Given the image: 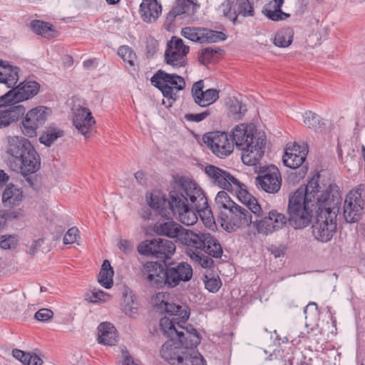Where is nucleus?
<instances>
[{
    "label": "nucleus",
    "mask_w": 365,
    "mask_h": 365,
    "mask_svg": "<svg viewBox=\"0 0 365 365\" xmlns=\"http://www.w3.org/2000/svg\"><path fill=\"white\" fill-rule=\"evenodd\" d=\"M294 31L291 28H284L279 30L275 34L274 43L276 46L285 48L289 46L292 41Z\"/></svg>",
    "instance_id": "nucleus-40"
},
{
    "label": "nucleus",
    "mask_w": 365,
    "mask_h": 365,
    "mask_svg": "<svg viewBox=\"0 0 365 365\" xmlns=\"http://www.w3.org/2000/svg\"><path fill=\"white\" fill-rule=\"evenodd\" d=\"M1 107H4V108L0 109V128L7 127L16 122L26 112L24 106L15 105V103L0 105Z\"/></svg>",
    "instance_id": "nucleus-25"
},
{
    "label": "nucleus",
    "mask_w": 365,
    "mask_h": 365,
    "mask_svg": "<svg viewBox=\"0 0 365 365\" xmlns=\"http://www.w3.org/2000/svg\"><path fill=\"white\" fill-rule=\"evenodd\" d=\"M207 240H205V248H203V254L208 255L215 258H220L222 255V247L218 240L210 233H207Z\"/></svg>",
    "instance_id": "nucleus-35"
},
{
    "label": "nucleus",
    "mask_w": 365,
    "mask_h": 365,
    "mask_svg": "<svg viewBox=\"0 0 365 365\" xmlns=\"http://www.w3.org/2000/svg\"><path fill=\"white\" fill-rule=\"evenodd\" d=\"M175 249V244L169 240L153 238L140 244L138 250L141 255H153L158 259H164L173 255Z\"/></svg>",
    "instance_id": "nucleus-10"
},
{
    "label": "nucleus",
    "mask_w": 365,
    "mask_h": 365,
    "mask_svg": "<svg viewBox=\"0 0 365 365\" xmlns=\"http://www.w3.org/2000/svg\"><path fill=\"white\" fill-rule=\"evenodd\" d=\"M109 4H117L120 0H106Z\"/></svg>",
    "instance_id": "nucleus-59"
},
{
    "label": "nucleus",
    "mask_w": 365,
    "mask_h": 365,
    "mask_svg": "<svg viewBox=\"0 0 365 365\" xmlns=\"http://www.w3.org/2000/svg\"><path fill=\"white\" fill-rule=\"evenodd\" d=\"M50 110L38 106L29 110L23 120V131L28 137L36 135V130L46 122Z\"/></svg>",
    "instance_id": "nucleus-18"
},
{
    "label": "nucleus",
    "mask_w": 365,
    "mask_h": 365,
    "mask_svg": "<svg viewBox=\"0 0 365 365\" xmlns=\"http://www.w3.org/2000/svg\"><path fill=\"white\" fill-rule=\"evenodd\" d=\"M319 174L314 176L305 186L293 192L289 199L287 211L289 223L294 229L309 225L316 213L312 233L316 240L329 241L336 230V216L339 212L341 197L337 185L321 184Z\"/></svg>",
    "instance_id": "nucleus-1"
},
{
    "label": "nucleus",
    "mask_w": 365,
    "mask_h": 365,
    "mask_svg": "<svg viewBox=\"0 0 365 365\" xmlns=\"http://www.w3.org/2000/svg\"><path fill=\"white\" fill-rule=\"evenodd\" d=\"M121 353L123 356L121 365H140L131 357L125 348L121 349Z\"/></svg>",
    "instance_id": "nucleus-52"
},
{
    "label": "nucleus",
    "mask_w": 365,
    "mask_h": 365,
    "mask_svg": "<svg viewBox=\"0 0 365 365\" xmlns=\"http://www.w3.org/2000/svg\"><path fill=\"white\" fill-rule=\"evenodd\" d=\"M168 299V295L163 292L152 299L158 310L170 314L160 320V329L169 339L162 346V357L171 365H205L203 356L195 349L200 342L198 332L192 325H182L190 316L188 307Z\"/></svg>",
    "instance_id": "nucleus-2"
},
{
    "label": "nucleus",
    "mask_w": 365,
    "mask_h": 365,
    "mask_svg": "<svg viewBox=\"0 0 365 365\" xmlns=\"http://www.w3.org/2000/svg\"><path fill=\"white\" fill-rule=\"evenodd\" d=\"M232 108L233 111L240 115L244 114L247 110L245 106L237 99L232 101Z\"/></svg>",
    "instance_id": "nucleus-53"
},
{
    "label": "nucleus",
    "mask_w": 365,
    "mask_h": 365,
    "mask_svg": "<svg viewBox=\"0 0 365 365\" xmlns=\"http://www.w3.org/2000/svg\"><path fill=\"white\" fill-rule=\"evenodd\" d=\"M79 236V231L77 227H73L70 228L63 237L64 244H73L76 242Z\"/></svg>",
    "instance_id": "nucleus-49"
},
{
    "label": "nucleus",
    "mask_w": 365,
    "mask_h": 365,
    "mask_svg": "<svg viewBox=\"0 0 365 365\" xmlns=\"http://www.w3.org/2000/svg\"><path fill=\"white\" fill-rule=\"evenodd\" d=\"M309 306H315V307H317V304H316V303H314V302L309 304H308V305L304 308V312L305 313H306L307 309V307H308Z\"/></svg>",
    "instance_id": "nucleus-60"
},
{
    "label": "nucleus",
    "mask_w": 365,
    "mask_h": 365,
    "mask_svg": "<svg viewBox=\"0 0 365 365\" xmlns=\"http://www.w3.org/2000/svg\"><path fill=\"white\" fill-rule=\"evenodd\" d=\"M20 68L11 65L8 61L0 60V83L11 88L0 96V105L18 103L35 96L39 91L40 85L36 81H28L14 88L19 81Z\"/></svg>",
    "instance_id": "nucleus-4"
},
{
    "label": "nucleus",
    "mask_w": 365,
    "mask_h": 365,
    "mask_svg": "<svg viewBox=\"0 0 365 365\" xmlns=\"http://www.w3.org/2000/svg\"><path fill=\"white\" fill-rule=\"evenodd\" d=\"M95 61L93 59L86 60L83 62V67L87 69L94 68Z\"/></svg>",
    "instance_id": "nucleus-57"
},
{
    "label": "nucleus",
    "mask_w": 365,
    "mask_h": 365,
    "mask_svg": "<svg viewBox=\"0 0 365 365\" xmlns=\"http://www.w3.org/2000/svg\"><path fill=\"white\" fill-rule=\"evenodd\" d=\"M162 12V6L157 0H143L140 5V14L143 21L155 22Z\"/></svg>",
    "instance_id": "nucleus-28"
},
{
    "label": "nucleus",
    "mask_w": 365,
    "mask_h": 365,
    "mask_svg": "<svg viewBox=\"0 0 365 365\" xmlns=\"http://www.w3.org/2000/svg\"><path fill=\"white\" fill-rule=\"evenodd\" d=\"M118 248L126 254L130 253L132 251V245L130 242L126 240H121L119 242Z\"/></svg>",
    "instance_id": "nucleus-55"
},
{
    "label": "nucleus",
    "mask_w": 365,
    "mask_h": 365,
    "mask_svg": "<svg viewBox=\"0 0 365 365\" xmlns=\"http://www.w3.org/2000/svg\"><path fill=\"white\" fill-rule=\"evenodd\" d=\"M215 206L220 211V216L224 217L227 211L236 205L227 193L225 191H220L215 199Z\"/></svg>",
    "instance_id": "nucleus-39"
},
{
    "label": "nucleus",
    "mask_w": 365,
    "mask_h": 365,
    "mask_svg": "<svg viewBox=\"0 0 365 365\" xmlns=\"http://www.w3.org/2000/svg\"><path fill=\"white\" fill-rule=\"evenodd\" d=\"M151 83L158 88L163 96L169 101L168 106L178 98L179 91L185 88L186 83L183 77L175 73H168L158 70L151 78Z\"/></svg>",
    "instance_id": "nucleus-7"
},
{
    "label": "nucleus",
    "mask_w": 365,
    "mask_h": 365,
    "mask_svg": "<svg viewBox=\"0 0 365 365\" xmlns=\"http://www.w3.org/2000/svg\"><path fill=\"white\" fill-rule=\"evenodd\" d=\"M46 291V288L44 287H41V292H45Z\"/></svg>",
    "instance_id": "nucleus-62"
},
{
    "label": "nucleus",
    "mask_w": 365,
    "mask_h": 365,
    "mask_svg": "<svg viewBox=\"0 0 365 365\" xmlns=\"http://www.w3.org/2000/svg\"><path fill=\"white\" fill-rule=\"evenodd\" d=\"M114 272L108 260L105 259L99 273L98 282L106 289H110L113 284Z\"/></svg>",
    "instance_id": "nucleus-36"
},
{
    "label": "nucleus",
    "mask_w": 365,
    "mask_h": 365,
    "mask_svg": "<svg viewBox=\"0 0 365 365\" xmlns=\"http://www.w3.org/2000/svg\"><path fill=\"white\" fill-rule=\"evenodd\" d=\"M203 140L218 158H225L233 151V143L230 141L227 133H208L204 135Z\"/></svg>",
    "instance_id": "nucleus-14"
},
{
    "label": "nucleus",
    "mask_w": 365,
    "mask_h": 365,
    "mask_svg": "<svg viewBox=\"0 0 365 365\" xmlns=\"http://www.w3.org/2000/svg\"><path fill=\"white\" fill-rule=\"evenodd\" d=\"M210 110L206 109L205 111L200 113H187L185 115V118L188 121L198 123L205 119L208 115H210Z\"/></svg>",
    "instance_id": "nucleus-48"
},
{
    "label": "nucleus",
    "mask_w": 365,
    "mask_h": 365,
    "mask_svg": "<svg viewBox=\"0 0 365 365\" xmlns=\"http://www.w3.org/2000/svg\"><path fill=\"white\" fill-rule=\"evenodd\" d=\"M53 312L48 309H41L34 315V318L39 322H46L52 318Z\"/></svg>",
    "instance_id": "nucleus-50"
},
{
    "label": "nucleus",
    "mask_w": 365,
    "mask_h": 365,
    "mask_svg": "<svg viewBox=\"0 0 365 365\" xmlns=\"http://www.w3.org/2000/svg\"><path fill=\"white\" fill-rule=\"evenodd\" d=\"M221 219L222 220V226L228 232L248 226L255 221L254 215L250 210L237 204L227 210L225 215Z\"/></svg>",
    "instance_id": "nucleus-8"
},
{
    "label": "nucleus",
    "mask_w": 365,
    "mask_h": 365,
    "mask_svg": "<svg viewBox=\"0 0 365 365\" xmlns=\"http://www.w3.org/2000/svg\"><path fill=\"white\" fill-rule=\"evenodd\" d=\"M205 281V288L210 292H217L220 288L222 283L219 277L207 278Z\"/></svg>",
    "instance_id": "nucleus-47"
},
{
    "label": "nucleus",
    "mask_w": 365,
    "mask_h": 365,
    "mask_svg": "<svg viewBox=\"0 0 365 365\" xmlns=\"http://www.w3.org/2000/svg\"><path fill=\"white\" fill-rule=\"evenodd\" d=\"M207 232H195L190 230L184 229L181 233L179 242L186 246V254L192 262L203 268L212 266L213 260L210 257L203 254Z\"/></svg>",
    "instance_id": "nucleus-6"
},
{
    "label": "nucleus",
    "mask_w": 365,
    "mask_h": 365,
    "mask_svg": "<svg viewBox=\"0 0 365 365\" xmlns=\"http://www.w3.org/2000/svg\"><path fill=\"white\" fill-rule=\"evenodd\" d=\"M204 81L200 80L195 83L192 87L191 93L196 104L201 107H207L219 98V91L215 88L203 91Z\"/></svg>",
    "instance_id": "nucleus-24"
},
{
    "label": "nucleus",
    "mask_w": 365,
    "mask_h": 365,
    "mask_svg": "<svg viewBox=\"0 0 365 365\" xmlns=\"http://www.w3.org/2000/svg\"><path fill=\"white\" fill-rule=\"evenodd\" d=\"M238 198L245 205V207L250 210L255 216H260L262 207L257 199L250 195L247 190H241L238 194Z\"/></svg>",
    "instance_id": "nucleus-32"
},
{
    "label": "nucleus",
    "mask_w": 365,
    "mask_h": 365,
    "mask_svg": "<svg viewBox=\"0 0 365 365\" xmlns=\"http://www.w3.org/2000/svg\"><path fill=\"white\" fill-rule=\"evenodd\" d=\"M40 165V157L34 148L26 155H23L15 162H10L11 168L14 171L20 172L32 187L34 186L33 178L29 175L36 173L39 169Z\"/></svg>",
    "instance_id": "nucleus-12"
},
{
    "label": "nucleus",
    "mask_w": 365,
    "mask_h": 365,
    "mask_svg": "<svg viewBox=\"0 0 365 365\" xmlns=\"http://www.w3.org/2000/svg\"><path fill=\"white\" fill-rule=\"evenodd\" d=\"M6 142V153L13 158V162L34 148L31 142L22 136H7Z\"/></svg>",
    "instance_id": "nucleus-23"
},
{
    "label": "nucleus",
    "mask_w": 365,
    "mask_h": 365,
    "mask_svg": "<svg viewBox=\"0 0 365 365\" xmlns=\"http://www.w3.org/2000/svg\"><path fill=\"white\" fill-rule=\"evenodd\" d=\"M106 294L101 290L93 289L90 294H87V299L91 303H97L101 301H104Z\"/></svg>",
    "instance_id": "nucleus-51"
},
{
    "label": "nucleus",
    "mask_w": 365,
    "mask_h": 365,
    "mask_svg": "<svg viewBox=\"0 0 365 365\" xmlns=\"http://www.w3.org/2000/svg\"><path fill=\"white\" fill-rule=\"evenodd\" d=\"M118 54L129 66H134V61L136 56L131 48L128 46H121L118 50Z\"/></svg>",
    "instance_id": "nucleus-44"
},
{
    "label": "nucleus",
    "mask_w": 365,
    "mask_h": 365,
    "mask_svg": "<svg viewBox=\"0 0 365 365\" xmlns=\"http://www.w3.org/2000/svg\"><path fill=\"white\" fill-rule=\"evenodd\" d=\"M185 228L173 220L167 221H158L153 227L154 232L159 235L167 236L170 238H175L179 241L181 233Z\"/></svg>",
    "instance_id": "nucleus-27"
},
{
    "label": "nucleus",
    "mask_w": 365,
    "mask_h": 365,
    "mask_svg": "<svg viewBox=\"0 0 365 365\" xmlns=\"http://www.w3.org/2000/svg\"><path fill=\"white\" fill-rule=\"evenodd\" d=\"M13 356L25 365H42L43 360L35 353L25 352L15 349L12 351Z\"/></svg>",
    "instance_id": "nucleus-37"
},
{
    "label": "nucleus",
    "mask_w": 365,
    "mask_h": 365,
    "mask_svg": "<svg viewBox=\"0 0 365 365\" xmlns=\"http://www.w3.org/2000/svg\"><path fill=\"white\" fill-rule=\"evenodd\" d=\"M255 182L264 192L275 194L282 186L280 172L277 167L269 166L256 178Z\"/></svg>",
    "instance_id": "nucleus-17"
},
{
    "label": "nucleus",
    "mask_w": 365,
    "mask_h": 365,
    "mask_svg": "<svg viewBox=\"0 0 365 365\" xmlns=\"http://www.w3.org/2000/svg\"><path fill=\"white\" fill-rule=\"evenodd\" d=\"M138 302L136 297L133 294V292H127L124 297L122 303V309L123 312L130 317H135L138 314Z\"/></svg>",
    "instance_id": "nucleus-34"
},
{
    "label": "nucleus",
    "mask_w": 365,
    "mask_h": 365,
    "mask_svg": "<svg viewBox=\"0 0 365 365\" xmlns=\"http://www.w3.org/2000/svg\"><path fill=\"white\" fill-rule=\"evenodd\" d=\"M303 120L306 126L315 131L322 130L327 122V120L322 119L319 115L312 111L304 113Z\"/></svg>",
    "instance_id": "nucleus-38"
},
{
    "label": "nucleus",
    "mask_w": 365,
    "mask_h": 365,
    "mask_svg": "<svg viewBox=\"0 0 365 365\" xmlns=\"http://www.w3.org/2000/svg\"><path fill=\"white\" fill-rule=\"evenodd\" d=\"M9 180V176L4 170H0V188Z\"/></svg>",
    "instance_id": "nucleus-56"
},
{
    "label": "nucleus",
    "mask_w": 365,
    "mask_h": 365,
    "mask_svg": "<svg viewBox=\"0 0 365 365\" xmlns=\"http://www.w3.org/2000/svg\"><path fill=\"white\" fill-rule=\"evenodd\" d=\"M283 4L284 0L270 1L263 7L262 13L272 21L284 20L289 16V14L282 11Z\"/></svg>",
    "instance_id": "nucleus-31"
},
{
    "label": "nucleus",
    "mask_w": 365,
    "mask_h": 365,
    "mask_svg": "<svg viewBox=\"0 0 365 365\" xmlns=\"http://www.w3.org/2000/svg\"><path fill=\"white\" fill-rule=\"evenodd\" d=\"M219 9L224 16L232 21L233 24H235L237 22V12L232 11V2L230 0H226L222 3Z\"/></svg>",
    "instance_id": "nucleus-45"
},
{
    "label": "nucleus",
    "mask_w": 365,
    "mask_h": 365,
    "mask_svg": "<svg viewBox=\"0 0 365 365\" xmlns=\"http://www.w3.org/2000/svg\"><path fill=\"white\" fill-rule=\"evenodd\" d=\"M362 199L358 191H350L345 199L344 206V216L347 222H357L362 215Z\"/></svg>",
    "instance_id": "nucleus-22"
},
{
    "label": "nucleus",
    "mask_w": 365,
    "mask_h": 365,
    "mask_svg": "<svg viewBox=\"0 0 365 365\" xmlns=\"http://www.w3.org/2000/svg\"><path fill=\"white\" fill-rule=\"evenodd\" d=\"M200 6L191 0H175L173 9L166 16V21L171 24L175 19L190 21Z\"/></svg>",
    "instance_id": "nucleus-21"
},
{
    "label": "nucleus",
    "mask_w": 365,
    "mask_h": 365,
    "mask_svg": "<svg viewBox=\"0 0 365 365\" xmlns=\"http://www.w3.org/2000/svg\"><path fill=\"white\" fill-rule=\"evenodd\" d=\"M307 154L306 149L301 150L300 146L294 145L292 148H287L283 155V163L292 169L299 168L298 172L299 178H304L308 168L303 165Z\"/></svg>",
    "instance_id": "nucleus-19"
},
{
    "label": "nucleus",
    "mask_w": 365,
    "mask_h": 365,
    "mask_svg": "<svg viewBox=\"0 0 365 365\" xmlns=\"http://www.w3.org/2000/svg\"><path fill=\"white\" fill-rule=\"evenodd\" d=\"M98 341L106 346H113L118 341L115 327L110 322H103L98 327Z\"/></svg>",
    "instance_id": "nucleus-29"
},
{
    "label": "nucleus",
    "mask_w": 365,
    "mask_h": 365,
    "mask_svg": "<svg viewBox=\"0 0 365 365\" xmlns=\"http://www.w3.org/2000/svg\"><path fill=\"white\" fill-rule=\"evenodd\" d=\"M273 253H274L275 257H279V255H280L278 251L273 252Z\"/></svg>",
    "instance_id": "nucleus-61"
},
{
    "label": "nucleus",
    "mask_w": 365,
    "mask_h": 365,
    "mask_svg": "<svg viewBox=\"0 0 365 365\" xmlns=\"http://www.w3.org/2000/svg\"><path fill=\"white\" fill-rule=\"evenodd\" d=\"M220 51V49L215 46L203 48L198 54V60L201 63L206 65Z\"/></svg>",
    "instance_id": "nucleus-43"
},
{
    "label": "nucleus",
    "mask_w": 365,
    "mask_h": 365,
    "mask_svg": "<svg viewBox=\"0 0 365 365\" xmlns=\"http://www.w3.org/2000/svg\"><path fill=\"white\" fill-rule=\"evenodd\" d=\"M253 224L257 232L264 235L272 234L284 227L289 219L282 213L276 210H271L268 212V215H264V211L262 210L260 216H255Z\"/></svg>",
    "instance_id": "nucleus-9"
},
{
    "label": "nucleus",
    "mask_w": 365,
    "mask_h": 365,
    "mask_svg": "<svg viewBox=\"0 0 365 365\" xmlns=\"http://www.w3.org/2000/svg\"><path fill=\"white\" fill-rule=\"evenodd\" d=\"M181 35L195 43H211L225 41L227 36L222 31L203 27L187 26L181 30Z\"/></svg>",
    "instance_id": "nucleus-11"
},
{
    "label": "nucleus",
    "mask_w": 365,
    "mask_h": 365,
    "mask_svg": "<svg viewBox=\"0 0 365 365\" xmlns=\"http://www.w3.org/2000/svg\"><path fill=\"white\" fill-rule=\"evenodd\" d=\"M361 365H364V364H361Z\"/></svg>",
    "instance_id": "nucleus-63"
},
{
    "label": "nucleus",
    "mask_w": 365,
    "mask_h": 365,
    "mask_svg": "<svg viewBox=\"0 0 365 365\" xmlns=\"http://www.w3.org/2000/svg\"><path fill=\"white\" fill-rule=\"evenodd\" d=\"M149 207L157 214L170 218L172 213L185 225H192L197 221V213L203 221L213 223V216L207 200L201 187L188 178L175 180L169 192V200L160 192L147 195Z\"/></svg>",
    "instance_id": "nucleus-3"
},
{
    "label": "nucleus",
    "mask_w": 365,
    "mask_h": 365,
    "mask_svg": "<svg viewBox=\"0 0 365 365\" xmlns=\"http://www.w3.org/2000/svg\"><path fill=\"white\" fill-rule=\"evenodd\" d=\"M43 242V240L42 239L34 240L28 250V252L29 253V255L34 256L36 251L41 247Z\"/></svg>",
    "instance_id": "nucleus-54"
},
{
    "label": "nucleus",
    "mask_w": 365,
    "mask_h": 365,
    "mask_svg": "<svg viewBox=\"0 0 365 365\" xmlns=\"http://www.w3.org/2000/svg\"><path fill=\"white\" fill-rule=\"evenodd\" d=\"M95 123L89 109L80 108L76 110L73 117V124L82 135L86 136Z\"/></svg>",
    "instance_id": "nucleus-26"
},
{
    "label": "nucleus",
    "mask_w": 365,
    "mask_h": 365,
    "mask_svg": "<svg viewBox=\"0 0 365 365\" xmlns=\"http://www.w3.org/2000/svg\"><path fill=\"white\" fill-rule=\"evenodd\" d=\"M23 200L21 188L13 184L6 186L2 194V202L5 207H15L21 204Z\"/></svg>",
    "instance_id": "nucleus-30"
},
{
    "label": "nucleus",
    "mask_w": 365,
    "mask_h": 365,
    "mask_svg": "<svg viewBox=\"0 0 365 365\" xmlns=\"http://www.w3.org/2000/svg\"><path fill=\"white\" fill-rule=\"evenodd\" d=\"M135 178L138 182H141L145 178V173L143 171L139 170L135 173Z\"/></svg>",
    "instance_id": "nucleus-58"
},
{
    "label": "nucleus",
    "mask_w": 365,
    "mask_h": 365,
    "mask_svg": "<svg viewBox=\"0 0 365 365\" xmlns=\"http://www.w3.org/2000/svg\"><path fill=\"white\" fill-rule=\"evenodd\" d=\"M236 4L237 6V14L242 15L245 17L253 16L255 11L253 4L250 0H237Z\"/></svg>",
    "instance_id": "nucleus-42"
},
{
    "label": "nucleus",
    "mask_w": 365,
    "mask_h": 365,
    "mask_svg": "<svg viewBox=\"0 0 365 365\" xmlns=\"http://www.w3.org/2000/svg\"><path fill=\"white\" fill-rule=\"evenodd\" d=\"M142 274L146 281L158 288L167 287L166 267L156 262H146L142 269Z\"/></svg>",
    "instance_id": "nucleus-20"
},
{
    "label": "nucleus",
    "mask_w": 365,
    "mask_h": 365,
    "mask_svg": "<svg viewBox=\"0 0 365 365\" xmlns=\"http://www.w3.org/2000/svg\"><path fill=\"white\" fill-rule=\"evenodd\" d=\"M205 172L212 183L217 185L220 188L230 191L232 190L233 186H235L237 189H242V185H243L226 170L217 166L209 165L205 167Z\"/></svg>",
    "instance_id": "nucleus-16"
},
{
    "label": "nucleus",
    "mask_w": 365,
    "mask_h": 365,
    "mask_svg": "<svg viewBox=\"0 0 365 365\" xmlns=\"http://www.w3.org/2000/svg\"><path fill=\"white\" fill-rule=\"evenodd\" d=\"M18 242L16 235H2L0 240V247L3 250L14 249Z\"/></svg>",
    "instance_id": "nucleus-46"
},
{
    "label": "nucleus",
    "mask_w": 365,
    "mask_h": 365,
    "mask_svg": "<svg viewBox=\"0 0 365 365\" xmlns=\"http://www.w3.org/2000/svg\"><path fill=\"white\" fill-rule=\"evenodd\" d=\"M63 131L55 126L46 128L43 134L39 138L41 143L49 147L57 138L63 136Z\"/></svg>",
    "instance_id": "nucleus-41"
},
{
    "label": "nucleus",
    "mask_w": 365,
    "mask_h": 365,
    "mask_svg": "<svg viewBox=\"0 0 365 365\" xmlns=\"http://www.w3.org/2000/svg\"><path fill=\"white\" fill-rule=\"evenodd\" d=\"M167 287L174 288L180 282H187L192 277V268L187 262H173L166 265Z\"/></svg>",
    "instance_id": "nucleus-15"
},
{
    "label": "nucleus",
    "mask_w": 365,
    "mask_h": 365,
    "mask_svg": "<svg viewBox=\"0 0 365 365\" xmlns=\"http://www.w3.org/2000/svg\"><path fill=\"white\" fill-rule=\"evenodd\" d=\"M31 28L34 32L44 38H49L57 36V31L53 26L47 22L34 20L31 22Z\"/></svg>",
    "instance_id": "nucleus-33"
},
{
    "label": "nucleus",
    "mask_w": 365,
    "mask_h": 365,
    "mask_svg": "<svg viewBox=\"0 0 365 365\" xmlns=\"http://www.w3.org/2000/svg\"><path fill=\"white\" fill-rule=\"evenodd\" d=\"M232 143L241 150V159L244 164L255 165L264 155L266 139L264 135L254 137L252 130L245 124L235 126L232 130Z\"/></svg>",
    "instance_id": "nucleus-5"
},
{
    "label": "nucleus",
    "mask_w": 365,
    "mask_h": 365,
    "mask_svg": "<svg viewBox=\"0 0 365 365\" xmlns=\"http://www.w3.org/2000/svg\"><path fill=\"white\" fill-rule=\"evenodd\" d=\"M190 48L181 38L173 36L168 43L165 52V61L173 68L184 67L187 63V55Z\"/></svg>",
    "instance_id": "nucleus-13"
}]
</instances>
